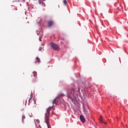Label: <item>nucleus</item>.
Masks as SVG:
<instances>
[{
    "label": "nucleus",
    "instance_id": "nucleus-1",
    "mask_svg": "<svg viewBox=\"0 0 128 128\" xmlns=\"http://www.w3.org/2000/svg\"><path fill=\"white\" fill-rule=\"evenodd\" d=\"M50 108H49L46 110V113L45 116V122L48 128V124H50V122L48 121V116L50 114Z\"/></svg>",
    "mask_w": 128,
    "mask_h": 128
},
{
    "label": "nucleus",
    "instance_id": "nucleus-2",
    "mask_svg": "<svg viewBox=\"0 0 128 128\" xmlns=\"http://www.w3.org/2000/svg\"><path fill=\"white\" fill-rule=\"evenodd\" d=\"M67 96L69 98H72L74 96V90L72 89V88L67 90Z\"/></svg>",
    "mask_w": 128,
    "mask_h": 128
},
{
    "label": "nucleus",
    "instance_id": "nucleus-3",
    "mask_svg": "<svg viewBox=\"0 0 128 128\" xmlns=\"http://www.w3.org/2000/svg\"><path fill=\"white\" fill-rule=\"evenodd\" d=\"M51 48H53V50H60V47H58V44H54V42H52L50 44Z\"/></svg>",
    "mask_w": 128,
    "mask_h": 128
},
{
    "label": "nucleus",
    "instance_id": "nucleus-4",
    "mask_svg": "<svg viewBox=\"0 0 128 128\" xmlns=\"http://www.w3.org/2000/svg\"><path fill=\"white\" fill-rule=\"evenodd\" d=\"M80 120L82 122L84 123L86 122V118H84V117L82 115L80 116Z\"/></svg>",
    "mask_w": 128,
    "mask_h": 128
},
{
    "label": "nucleus",
    "instance_id": "nucleus-5",
    "mask_svg": "<svg viewBox=\"0 0 128 128\" xmlns=\"http://www.w3.org/2000/svg\"><path fill=\"white\" fill-rule=\"evenodd\" d=\"M48 26L50 28V26H52L54 24V22L52 20H50L48 22Z\"/></svg>",
    "mask_w": 128,
    "mask_h": 128
},
{
    "label": "nucleus",
    "instance_id": "nucleus-6",
    "mask_svg": "<svg viewBox=\"0 0 128 128\" xmlns=\"http://www.w3.org/2000/svg\"><path fill=\"white\" fill-rule=\"evenodd\" d=\"M39 4L42 6V8H44V6H46V4L44 3V2L40 1Z\"/></svg>",
    "mask_w": 128,
    "mask_h": 128
},
{
    "label": "nucleus",
    "instance_id": "nucleus-7",
    "mask_svg": "<svg viewBox=\"0 0 128 128\" xmlns=\"http://www.w3.org/2000/svg\"><path fill=\"white\" fill-rule=\"evenodd\" d=\"M99 120L101 122V124H103L104 123V124H106V123H104V120L102 119V118H100Z\"/></svg>",
    "mask_w": 128,
    "mask_h": 128
},
{
    "label": "nucleus",
    "instance_id": "nucleus-8",
    "mask_svg": "<svg viewBox=\"0 0 128 128\" xmlns=\"http://www.w3.org/2000/svg\"><path fill=\"white\" fill-rule=\"evenodd\" d=\"M26 119V116L24 115L22 116V122H24V120Z\"/></svg>",
    "mask_w": 128,
    "mask_h": 128
},
{
    "label": "nucleus",
    "instance_id": "nucleus-9",
    "mask_svg": "<svg viewBox=\"0 0 128 128\" xmlns=\"http://www.w3.org/2000/svg\"><path fill=\"white\" fill-rule=\"evenodd\" d=\"M36 60H38V64H40V58L36 57Z\"/></svg>",
    "mask_w": 128,
    "mask_h": 128
},
{
    "label": "nucleus",
    "instance_id": "nucleus-10",
    "mask_svg": "<svg viewBox=\"0 0 128 128\" xmlns=\"http://www.w3.org/2000/svg\"><path fill=\"white\" fill-rule=\"evenodd\" d=\"M66 0H64L63 2V4L64 6H66Z\"/></svg>",
    "mask_w": 128,
    "mask_h": 128
},
{
    "label": "nucleus",
    "instance_id": "nucleus-11",
    "mask_svg": "<svg viewBox=\"0 0 128 128\" xmlns=\"http://www.w3.org/2000/svg\"><path fill=\"white\" fill-rule=\"evenodd\" d=\"M56 98H54V100L52 101V104H56Z\"/></svg>",
    "mask_w": 128,
    "mask_h": 128
},
{
    "label": "nucleus",
    "instance_id": "nucleus-12",
    "mask_svg": "<svg viewBox=\"0 0 128 128\" xmlns=\"http://www.w3.org/2000/svg\"><path fill=\"white\" fill-rule=\"evenodd\" d=\"M33 76H36V72H33Z\"/></svg>",
    "mask_w": 128,
    "mask_h": 128
},
{
    "label": "nucleus",
    "instance_id": "nucleus-13",
    "mask_svg": "<svg viewBox=\"0 0 128 128\" xmlns=\"http://www.w3.org/2000/svg\"><path fill=\"white\" fill-rule=\"evenodd\" d=\"M64 96V94H58L59 96Z\"/></svg>",
    "mask_w": 128,
    "mask_h": 128
},
{
    "label": "nucleus",
    "instance_id": "nucleus-14",
    "mask_svg": "<svg viewBox=\"0 0 128 128\" xmlns=\"http://www.w3.org/2000/svg\"><path fill=\"white\" fill-rule=\"evenodd\" d=\"M42 50V48H40L39 49H38V50L41 52Z\"/></svg>",
    "mask_w": 128,
    "mask_h": 128
},
{
    "label": "nucleus",
    "instance_id": "nucleus-15",
    "mask_svg": "<svg viewBox=\"0 0 128 128\" xmlns=\"http://www.w3.org/2000/svg\"><path fill=\"white\" fill-rule=\"evenodd\" d=\"M37 34H38H38H40V32L37 33Z\"/></svg>",
    "mask_w": 128,
    "mask_h": 128
},
{
    "label": "nucleus",
    "instance_id": "nucleus-16",
    "mask_svg": "<svg viewBox=\"0 0 128 128\" xmlns=\"http://www.w3.org/2000/svg\"><path fill=\"white\" fill-rule=\"evenodd\" d=\"M49 108H52V106L51 107H49Z\"/></svg>",
    "mask_w": 128,
    "mask_h": 128
}]
</instances>
